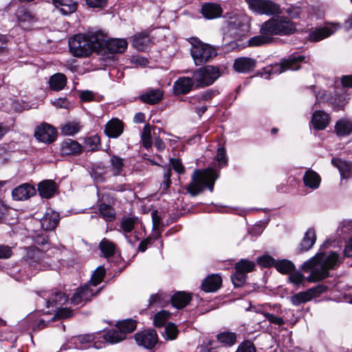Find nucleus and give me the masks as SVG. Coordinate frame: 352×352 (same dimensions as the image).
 <instances>
[{
    "label": "nucleus",
    "mask_w": 352,
    "mask_h": 352,
    "mask_svg": "<svg viewBox=\"0 0 352 352\" xmlns=\"http://www.w3.org/2000/svg\"><path fill=\"white\" fill-rule=\"evenodd\" d=\"M72 316V311L69 308H58L55 316L52 318L54 320L56 318L58 319H65Z\"/></svg>",
    "instance_id": "obj_58"
},
{
    "label": "nucleus",
    "mask_w": 352,
    "mask_h": 352,
    "mask_svg": "<svg viewBox=\"0 0 352 352\" xmlns=\"http://www.w3.org/2000/svg\"><path fill=\"white\" fill-rule=\"evenodd\" d=\"M38 294L45 300L47 308L56 310L58 306L63 305L67 301V297L65 294L58 291H41Z\"/></svg>",
    "instance_id": "obj_9"
},
{
    "label": "nucleus",
    "mask_w": 352,
    "mask_h": 352,
    "mask_svg": "<svg viewBox=\"0 0 352 352\" xmlns=\"http://www.w3.org/2000/svg\"><path fill=\"white\" fill-rule=\"evenodd\" d=\"M190 54L195 65H200L215 57L217 55V50L208 44L196 41L192 45Z\"/></svg>",
    "instance_id": "obj_5"
},
{
    "label": "nucleus",
    "mask_w": 352,
    "mask_h": 352,
    "mask_svg": "<svg viewBox=\"0 0 352 352\" xmlns=\"http://www.w3.org/2000/svg\"><path fill=\"white\" fill-rule=\"evenodd\" d=\"M164 331L167 338L170 340H174L177 336L178 330L176 325L173 323H168Z\"/></svg>",
    "instance_id": "obj_59"
},
{
    "label": "nucleus",
    "mask_w": 352,
    "mask_h": 352,
    "mask_svg": "<svg viewBox=\"0 0 352 352\" xmlns=\"http://www.w3.org/2000/svg\"><path fill=\"white\" fill-rule=\"evenodd\" d=\"M331 162L332 164L339 169L342 175H343L344 173L348 172L351 168V166L347 162L340 159H333Z\"/></svg>",
    "instance_id": "obj_54"
},
{
    "label": "nucleus",
    "mask_w": 352,
    "mask_h": 352,
    "mask_svg": "<svg viewBox=\"0 0 352 352\" xmlns=\"http://www.w3.org/2000/svg\"><path fill=\"white\" fill-rule=\"evenodd\" d=\"M102 38L103 33L99 31L76 34L69 41L70 52L76 57L89 56L93 52L101 50Z\"/></svg>",
    "instance_id": "obj_3"
},
{
    "label": "nucleus",
    "mask_w": 352,
    "mask_h": 352,
    "mask_svg": "<svg viewBox=\"0 0 352 352\" xmlns=\"http://www.w3.org/2000/svg\"><path fill=\"white\" fill-rule=\"evenodd\" d=\"M228 31L234 37H241L249 31L248 18L243 14H234L228 21Z\"/></svg>",
    "instance_id": "obj_7"
},
{
    "label": "nucleus",
    "mask_w": 352,
    "mask_h": 352,
    "mask_svg": "<svg viewBox=\"0 0 352 352\" xmlns=\"http://www.w3.org/2000/svg\"><path fill=\"white\" fill-rule=\"evenodd\" d=\"M195 87L196 84L193 77H179L174 82L173 91L175 94H186Z\"/></svg>",
    "instance_id": "obj_14"
},
{
    "label": "nucleus",
    "mask_w": 352,
    "mask_h": 352,
    "mask_svg": "<svg viewBox=\"0 0 352 352\" xmlns=\"http://www.w3.org/2000/svg\"><path fill=\"white\" fill-rule=\"evenodd\" d=\"M123 132V124L117 118L109 120L105 125L104 133L112 138L119 137Z\"/></svg>",
    "instance_id": "obj_21"
},
{
    "label": "nucleus",
    "mask_w": 352,
    "mask_h": 352,
    "mask_svg": "<svg viewBox=\"0 0 352 352\" xmlns=\"http://www.w3.org/2000/svg\"><path fill=\"white\" fill-rule=\"evenodd\" d=\"M216 95V91L212 90H207L206 91L201 94L199 96H195L191 99L190 102L194 104L195 100H209Z\"/></svg>",
    "instance_id": "obj_57"
},
{
    "label": "nucleus",
    "mask_w": 352,
    "mask_h": 352,
    "mask_svg": "<svg viewBox=\"0 0 352 352\" xmlns=\"http://www.w3.org/2000/svg\"><path fill=\"white\" fill-rule=\"evenodd\" d=\"M126 338V335L118 329L110 330L104 335V339L111 344L118 343Z\"/></svg>",
    "instance_id": "obj_36"
},
{
    "label": "nucleus",
    "mask_w": 352,
    "mask_h": 352,
    "mask_svg": "<svg viewBox=\"0 0 352 352\" xmlns=\"http://www.w3.org/2000/svg\"><path fill=\"white\" fill-rule=\"evenodd\" d=\"M305 60L303 56H291L288 59L281 62L275 69V72L282 73L286 70H298L300 68V63Z\"/></svg>",
    "instance_id": "obj_15"
},
{
    "label": "nucleus",
    "mask_w": 352,
    "mask_h": 352,
    "mask_svg": "<svg viewBox=\"0 0 352 352\" xmlns=\"http://www.w3.org/2000/svg\"><path fill=\"white\" fill-rule=\"evenodd\" d=\"M170 162L173 166V168L175 170V172L182 174L185 171V168L184 166L182 164V162L179 159L175 158H170Z\"/></svg>",
    "instance_id": "obj_63"
},
{
    "label": "nucleus",
    "mask_w": 352,
    "mask_h": 352,
    "mask_svg": "<svg viewBox=\"0 0 352 352\" xmlns=\"http://www.w3.org/2000/svg\"><path fill=\"white\" fill-rule=\"evenodd\" d=\"M173 307L182 309L186 307L191 300L190 294L184 292H177L170 298Z\"/></svg>",
    "instance_id": "obj_30"
},
{
    "label": "nucleus",
    "mask_w": 352,
    "mask_h": 352,
    "mask_svg": "<svg viewBox=\"0 0 352 352\" xmlns=\"http://www.w3.org/2000/svg\"><path fill=\"white\" fill-rule=\"evenodd\" d=\"M105 275V269L103 266H99L96 268V270L94 272L91 280L90 284L93 286H97L100 284Z\"/></svg>",
    "instance_id": "obj_45"
},
{
    "label": "nucleus",
    "mask_w": 352,
    "mask_h": 352,
    "mask_svg": "<svg viewBox=\"0 0 352 352\" xmlns=\"http://www.w3.org/2000/svg\"><path fill=\"white\" fill-rule=\"evenodd\" d=\"M263 315L265 317V318L270 322L278 326L283 325L285 324V320L281 317H278L272 314H270L268 312H262Z\"/></svg>",
    "instance_id": "obj_60"
},
{
    "label": "nucleus",
    "mask_w": 352,
    "mask_h": 352,
    "mask_svg": "<svg viewBox=\"0 0 352 352\" xmlns=\"http://www.w3.org/2000/svg\"><path fill=\"white\" fill-rule=\"evenodd\" d=\"M26 250L27 258L34 262H38L43 256V253L35 246L29 247Z\"/></svg>",
    "instance_id": "obj_48"
},
{
    "label": "nucleus",
    "mask_w": 352,
    "mask_h": 352,
    "mask_svg": "<svg viewBox=\"0 0 352 352\" xmlns=\"http://www.w3.org/2000/svg\"><path fill=\"white\" fill-rule=\"evenodd\" d=\"M168 296L164 292H158L156 294H153L150 297L149 305H158L163 307L168 302Z\"/></svg>",
    "instance_id": "obj_43"
},
{
    "label": "nucleus",
    "mask_w": 352,
    "mask_h": 352,
    "mask_svg": "<svg viewBox=\"0 0 352 352\" xmlns=\"http://www.w3.org/2000/svg\"><path fill=\"white\" fill-rule=\"evenodd\" d=\"M118 328L126 335V333H131L135 329L136 322L133 320H126L119 322Z\"/></svg>",
    "instance_id": "obj_51"
},
{
    "label": "nucleus",
    "mask_w": 352,
    "mask_h": 352,
    "mask_svg": "<svg viewBox=\"0 0 352 352\" xmlns=\"http://www.w3.org/2000/svg\"><path fill=\"white\" fill-rule=\"evenodd\" d=\"M82 146L76 140L65 139L60 144V153L63 155H76L81 153Z\"/></svg>",
    "instance_id": "obj_18"
},
{
    "label": "nucleus",
    "mask_w": 352,
    "mask_h": 352,
    "mask_svg": "<svg viewBox=\"0 0 352 352\" xmlns=\"http://www.w3.org/2000/svg\"><path fill=\"white\" fill-rule=\"evenodd\" d=\"M311 123L314 129L323 130L329 123V116L322 110L316 111L312 116Z\"/></svg>",
    "instance_id": "obj_25"
},
{
    "label": "nucleus",
    "mask_w": 352,
    "mask_h": 352,
    "mask_svg": "<svg viewBox=\"0 0 352 352\" xmlns=\"http://www.w3.org/2000/svg\"><path fill=\"white\" fill-rule=\"evenodd\" d=\"M139 223V219L135 217H123L120 221L119 232L125 234V237L129 243V237L126 236L127 233L131 232Z\"/></svg>",
    "instance_id": "obj_24"
},
{
    "label": "nucleus",
    "mask_w": 352,
    "mask_h": 352,
    "mask_svg": "<svg viewBox=\"0 0 352 352\" xmlns=\"http://www.w3.org/2000/svg\"><path fill=\"white\" fill-rule=\"evenodd\" d=\"M339 28L338 24H329L325 27L312 29L309 34V40L313 42L320 41L333 34Z\"/></svg>",
    "instance_id": "obj_12"
},
{
    "label": "nucleus",
    "mask_w": 352,
    "mask_h": 352,
    "mask_svg": "<svg viewBox=\"0 0 352 352\" xmlns=\"http://www.w3.org/2000/svg\"><path fill=\"white\" fill-rule=\"evenodd\" d=\"M290 301L294 306H298L310 301L306 291L298 292L290 297Z\"/></svg>",
    "instance_id": "obj_47"
},
{
    "label": "nucleus",
    "mask_w": 352,
    "mask_h": 352,
    "mask_svg": "<svg viewBox=\"0 0 352 352\" xmlns=\"http://www.w3.org/2000/svg\"><path fill=\"white\" fill-rule=\"evenodd\" d=\"M34 137L38 142L49 144L56 140L57 131L51 124L43 122L35 128Z\"/></svg>",
    "instance_id": "obj_10"
},
{
    "label": "nucleus",
    "mask_w": 352,
    "mask_h": 352,
    "mask_svg": "<svg viewBox=\"0 0 352 352\" xmlns=\"http://www.w3.org/2000/svg\"><path fill=\"white\" fill-rule=\"evenodd\" d=\"M216 160L218 161L220 165L225 166L228 164V157L226 155V150L223 147L218 148L216 155Z\"/></svg>",
    "instance_id": "obj_62"
},
{
    "label": "nucleus",
    "mask_w": 352,
    "mask_h": 352,
    "mask_svg": "<svg viewBox=\"0 0 352 352\" xmlns=\"http://www.w3.org/2000/svg\"><path fill=\"white\" fill-rule=\"evenodd\" d=\"M100 249L106 258L113 256L115 253V244L107 239H103L100 243Z\"/></svg>",
    "instance_id": "obj_40"
},
{
    "label": "nucleus",
    "mask_w": 352,
    "mask_h": 352,
    "mask_svg": "<svg viewBox=\"0 0 352 352\" xmlns=\"http://www.w3.org/2000/svg\"><path fill=\"white\" fill-rule=\"evenodd\" d=\"M82 128V125L78 121H67L63 124L60 127V132L65 135H74L78 133Z\"/></svg>",
    "instance_id": "obj_34"
},
{
    "label": "nucleus",
    "mask_w": 352,
    "mask_h": 352,
    "mask_svg": "<svg viewBox=\"0 0 352 352\" xmlns=\"http://www.w3.org/2000/svg\"><path fill=\"white\" fill-rule=\"evenodd\" d=\"M149 43V38L145 32L138 33L133 36V45L138 50H143Z\"/></svg>",
    "instance_id": "obj_38"
},
{
    "label": "nucleus",
    "mask_w": 352,
    "mask_h": 352,
    "mask_svg": "<svg viewBox=\"0 0 352 352\" xmlns=\"http://www.w3.org/2000/svg\"><path fill=\"white\" fill-rule=\"evenodd\" d=\"M256 67V60L248 57H239L234 62V68L239 73H249Z\"/></svg>",
    "instance_id": "obj_20"
},
{
    "label": "nucleus",
    "mask_w": 352,
    "mask_h": 352,
    "mask_svg": "<svg viewBox=\"0 0 352 352\" xmlns=\"http://www.w3.org/2000/svg\"><path fill=\"white\" fill-rule=\"evenodd\" d=\"M163 97V92L159 89H148L140 96V100L146 104L158 103Z\"/></svg>",
    "instance_id": "obj_22"
},
{
    "label": "nucleus",
    "mask_w": 352,
    "mask_h": 352,
    "mask_svg": "<svg viewBox=\"0 0 352 352\" xmlns=\"http://www.w3.org/2000/svg\"><path fill=\"white\" fill-rule=\"evenodd\" d=\"M258 263L265 267L275 265L276 261L269 255H263L257 258Z\"/></svg>",
    "instance_id": "obj_61"
},
{
    "label": "nucleus",
    "mask_w": 352,
    "mask_h": 352,
    "mask_svg": "<svg viewBox=\"0 0 352 352\" xmlns=\"http://www.w3.org/2000/svg\"><path fill=\"white\" fill-rule=\"evenodd\" d=\"M316 240V236L314 229L309 228L305 232L302 241L299 245V252L308 251L314 245Z\"/></svg>",
    "instance_id": "obj_27"
},
{
    "label": "nucleus",
    "mask_w": 352,
    "mask_h": 352,
    "mask_svg": "<svg viewBox=\"0 0 352 352\" xmlns=\"http://www.w3.org/2000/svg\"><path fill=\"white\" fill-rule=\"evenodd\" d=\"M221 278L219 275L208 276L201 285L202 289L206 292H215L221 287Z\"/></svg>",
    "instance_id": "obj_28"
},
{
    "label": "nucleus",
    "mask_w": 352,
    "mask_h": 352,
    "mask_svg": "<svg viewBox=\"0 0 352 352\" xmlns=\"http://www.w3.org/2000/svg\"><path fill=\"white\" fill-rule=\"evenodd\" d=\"M56 190V184L53 180H44L38 185L39 195L43 198L52 197Z\"/></svg>",
    "instance_id": "obj_26"
},
{
    "label": "nucleus",
    "mask_w": 352,
    "mask_h": 352,
    "mask_svg": "<svg viewBox=\"0 0 352 352\" xmlns=\"http://www.w3.org/2000/svg\"><path fill=\"white\" fill-rule=\"evenodd\" d=\"M296 30V25L285 16L273 17L264 22L261 28V34L249 40L250 46H260L272 42L273 35H289Z\"/></svg>",
    "instance_id": "obj_1"
},
{
    "label": "nucleus",
    "mask_w": 352,
    "mask_h": 352,
    "mask_svg": "<svg viewBox=\"0 0 352 352\" xmlns=\"http://www.w3.org/2000/svg\"><path fill=\"white\" fill-rule=\"evenodd\" d=\"M81 292V295L85 299L87 302L91 300V298L94 296L100 290L94 291L91 287L90 285L87 284L83 287L78 289Z\"/></svg>",
    "instance_id": "obj_53"
},
{
    "label": "nucleus",
    "mask_w": 352,
    "mask_h": 352,
    "mask_svg": "<svg viewBox=\"0 0 352 352\" xmlns=\"http://www.w3.org/2000/svg\"><path fill=\"white\" fill-rule=\"evenodd\" d=\"M276 269L282 274L291 273L295 268L292 262L288 260H281L275 263Z\"/></svg>",
    "instance_id": "obj_42"
},
{
    "label": "nucleus",
    "mask_w": 352,
    "mask_h": 352,
    "mask_svg": "<svg viewBox=\"0 0 352 352\" xmlns=\"http://www.w3.org/2000/svg\"><path fill=\"white\" fill-rule=\"evenodd\" d=\"M342 257L336 252L318 253L311 259L305 262L302 269L305 272L311 270L307 280L310 283L320 281L329 276V271L337 267L342 262Z\"/></svg>",
    "instance_id": "obj_2"
},
{
    "label": "nucleus",
    "mask_w": 352,
    "mask_h": 352,
    "mask_svg": "<svg viewBox=\"0 0 352 352\" xmlns=\"http://www.w3.org/2000/svg\"><path fill=\"white\" fill-rule=\"evenodd\" d=\"M59 222V214L58 212L47 210L45 215L41 219V225L45 230H54Z\"/></svg>",
    "instance_id": "obj_19"
},
{
    "label": "nucleus",
    "mask_w": 352,
    "mask_h": 352,
    "mask_svg": "<svg viewBox=\"0 0 352 352\" xmlns=\"http://www.w3.org/2000/svg\"><path fill=\"white\" fill-rule=\"evenodd\" d=\"M100 145V138L98 135H93L87 138L85 140V147L88 151H94L97 150Z\"/></svg>",
    "instance_id": "obj_46"
},
{
    "label": "nucleus",
    "mask_w": 352,
    "mask_h": 352,
    "mask_svg": "<svg viewBox=\"0 0 352 352\" xmlns=\"http://www.w3.org/2000/svg\"><path fill=\"white\" fill-rule=\"evenodd\" d=\"M305 185L310 188L316 189L320 184V177L318 173L312 170H308L305 172L303 177Z\"/></svg>",
    "instance_id": "obj_33"
},
{
    "label": "nucleus",
    "mask_w": 352,
    "mask_h": 352,
    "mask_svg": "<svg viewBox=\"0 0 352 352\" xmlns=\"http://www.w3.org/2000/svg\"><path fill=\"white\" fill-rule=\"evenodd\" d=\"M335 132L338 136H347L352 133V122L347 119L339 120L335 125Z\"/></svg>",
    "instance_id": "obj_31"
},
{
    "label": "nucleus",
    "mask_w": 352,
    "mask_h": 352,
    "mask_svg": "<svg viewBox=\"0 0 352 352\" xmlns=\"http://www.w3.org/2000/svg\"><path fill=\"white\" fill-rule=\"evenodd\" d=\"M19 25L25 30L29 29L35 21L34 15L26 8L20 7L16 12Z\"/></svg>",
    "instance_id": "obj_16"
},
{
    "label": "nucleus",
    "mask_w": 352,
    "mask_h": 352,
    "mask_svg": "<svg viewBox=\"0 0 352 352\" xmlns=\"http://www.w3.org/2000/svg\"><path fill=\"white\" fill-rule=\"evenodd\" d=\"M217 340L224 346H232L236 342V334L233 332H222L216 336Z\"/></svg>",
    "instance_id": "obj_37"
},
{
    "label": "nucleus",
    "mask_w": 352,
    "mask_h": 352,
    "mask_svg": "<svg viewBox=\"0 0 352 352\" xmlns=\"http://www.w3.org/2000/svg\"><path fill=\"white\" fill-rule=\"evenodd\" d=\"M98 210L100 216L106 221H113L116 217V213L114 208L110 205L106 204H100L98 206Z\"/></svg>",
    "instance_id": "obj_35"
},
{
    "label": "nucleus",
    "mask_w": 352,
    "mask_h": 352,
    "mask_svg": "<svg viewBox=\"0 0 352 352\" xmlns=\"http://www.w3.org/2000/svg\"><path fill=\"white\" fill-rule=\"evenodd\" d=\"M220 76L219 69L212 65H207L193 72V79L196 87H204L212 85Z\"/></svg>",
    "instance_id": "obj_6"
},
{
    "label": "nucleus",
    "mask_w": 352,
    "mask_h": 352,
    "mask_svg": "<svg viewBox=\"0 0 352 352\" xmlns=\"http://www.w3.org/2000/svg\"><path fill=\"white\" fill-rule=\"evenodd\" d=\"M34 188L29 184H23L12 191V195L14 199L17 201H23L28 199L35 194Z\"/></svg>",
    "instance_id": "obj_17"
},
{
    "label": "nucleus",
    "mask_w": 352,
    "mask_h": 352,
    "mask_svg": "<svg viewBox=\"0 0 352 352\" xmlns=\"http://www.w3.org/2000/svg\"><path fill=\"white\" fill-rule=\"evenodd\" d=\"M327 286L323 284L318 285L316 287H311L306 290L310 301L317 297H319L322 294L327 290Z\"/></svg>",
    "instance_id": "obj_50"
},
{
    "label": "nucleus",
    "mask_w": 352,
    "mask_h": 352,
    "mask_svg": "<svg viewBox=\"0 0 352 352\" xmlns=\"http://www.w3.org/2000/svg\"><path fill=\"white\" fill-rule=\"evenodd\" d=\"M12 254L10 247L4 245H0V259L9 258Z\"/></svg>",
    "instance_id": "obj_64"
},
{
    "label": "nucleus",
    "mask_w": 352,
    "mask_h": 352,
    "mask_svg": "<svg viewBox=\"0 0 352 352\" xmlns=\"http://www.w3.org/2000/svg\"><path fill=\"white\" fill-rule=\"evenodd\" d=\"M67 78L61 73H56L52 75L49 79V85L53 91L62 90L66 85Z\"/></svg>",
    "instance_id": "obj_32"
},
{
    "label": "nucleus",
    "mask_w": 352,
    "mask_h": 352,
    "mask_svg": "<svg viewBox=\"0 0 352 352\" xmlns=\"http://www.w3.org/2000/svg\"><path fill=\"white\" fill-rule=\"evenodd\" d=\"M289 282L292 284L299 286L300 285H302L303 287H305L304 282L305 280V276L303 274L300 272L299 271H292L289 276Z\"/></svg>",
    "instance_id": "obj_52"
},
{
    "label": "nucleus",
    "mask_w": 352,
    "mask_h": 352,
    "mask_svg": "<svg viewBox=\"0 0 352 352\" xmlns=\"http://www.w3.org/2000/svg\"><path fill=\"white\" fill-rule=\"evenodd\" d=\"M218 177V174L211 168L195 170L191 182L187 186L186 189L193 196L201 192L205 187L212 191L214 181Z\"/></svg>",
    "instance_id": "obj_4"
},
{
    "label": "nucleus",
    "mask_w": 352,
    "mask_h": 352,
    "mask_svg": "<svg viewBox=\"0 0 352 352\" xmlns=\"http://www.w3.org/2000/svg\"><path fill=\"white\" fill-rule=\"evenodd\" d=\"M201 13L205 18L212 19L221 15L222 9L216 3H207L202 6Z\"/></svg>",
    "instance_id": "obj_29"
},
{
    "label": "nucleus",
    "mask_w": 352,
    "mask_h": 352,
    "mask_svg": "<svg viewBox=\"0 0 352 352\" xmlns=\"http://www.w3.org/2000/svg\"><path fill=\"white\" fill-rule=\"evenodd\" d=\"M250 9L259 14L267 15L281 13L280 6L270 0H245Z\"/></svg>",
    "instance_id": "obj_8"
},
{
    "label": "nucleus",
    "mask_w": 352,
    "mask_h": 352,
    "mask_svg": "<svg viewBox=\"0 0 352 352\" xmlns=\"http://www.w3.org/2000/svg\"><path fill=\"white\" fill-rule=\"evenodd\" d=\"M103 43L101 45V50L105 47L111 53H123L128 45V43L123 38H109L103 34Z\"/></svg>",
    "instance_id": "obj_11"
},
{
    "label": "nucleus",
    "mask_w": 352,
    "mask_h": 352,
    "mask_svg": "<svg viewBox=\"0 0 352 352\" xmlns=\"http://www.w3.org/2000/svg\"><path fill=\"white\" fill-rule=\"evenodd\" d=\"M255 263L253 261L246 259H241L235 265L236 271L242 272L245 274L253 271Z\"/></svg>",
    "instance_id": "obj_41"
},
{
    "label": "nucleus",
    "mask_w": 352,
    "mask_h": 352,
    "mask_svg": "<svg viewBox=\"0 0 352 352\" xmlns=\"http://www.w3.org/2000/svg\"><path fill=\"white\" fill-rule=\"evenodd\" d=\"M111 170L113 172V175H119L123 170L124 166V159L117 156L112 155L110 159Z\"/></svg>",
    "instance_id": "obj_39"
},
{
    "label": "nucleus",
    "mask_w": 352,
    "mask_h": 352,
    "mask_svg": "<svg viewBox=\"0 0 352 352\" xmlns=\"http://www.w3.org/2000/svg\"><path fill=\"white\" fill-rule=\"evenodd\" d=\"M236 352H256V349L253 342L245 340L238 346Z\"/></svg>",
    "instance_id": "obj_55"
},
{
    "label": "nucleus",
    "mask_w": 352,
    "mask_h": 352,
    "mask_svg": "<svg viewBox=\"0 0 352 352\" xmlns=\"http://www.w3.org/2000/svg\"><path fill=\"white\" fill-rule=\"evenodd\" d=\"M52 3L63 15L70 14L77 9L76 0H52Z\"/></svg>",
    "instance_id": "obj_23"
},
{
    "label": "nucleus",
    "mask_w": 352,
    "mask_h": 352,
    "mask_svg": "<svg viewBox=\"0 0 352 352\" xmlns=\"http://www.w3.org/2000/svg\"><path fill=\"white\" fill-rule=\"evenodd\" d=\"M170 313L168 311L162 310L154 316V324L157 327H163L169 318Z\"/></svg>",
    "instance_id": "obj_49"
},
{
    "label": "nucleus",
    "mask_w": 352,
    "mask_h": 352,
    "mask_svg": "<svg viewBox=\"0 0 352 352\" xmlns=\"http://www.w3.org/2000/svg\"><path fill=\"white\" fill-rule=\"evenodd\" d=\"M135 339L138 345L151 349L157 342V335L155 330L151 329L137 333L135 335Z\"/></svg>",
    "instance_id": "obj_13"
},
{
    "label": "nucleus",
    "mask_w": 352,
    "mask_h": 352,
    "mask_svg": "<svg viewBox=\"0 0 352 352\" xmlns=\"http://www.w3.org/2000/svg\"><path fill=\"white\" fill-rule=\"evenodd\" d=\"M151 133V126L149 124H146L143 128L141 139L143 146L147 149L151 148L153 144Z\"/></svg>",
    "instance_id": "obj_44"
},
{
    "label": "nucleus",
    "mask_w": 352,
    "mask_h": 352,
    "mask_svg": "<svg viewBox=\"0 0 352 352\" xmlns=\"http://www.w3.org/2000/svg\"><path fill=\"white\" fill-rule=\"evenodd\" d=\"M246 274L236 271V272L231 276L232 281L235 287H241L246 280Z\"/></svg>",
    "instance_id": "obj_56"
}]
</instances>
